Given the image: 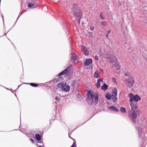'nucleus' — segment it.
<instances>
[{"label": "nucleus", "instance_id": "obj_1", "mask_svg": "<svg viewBox=\"0 0 147 147\" xmlns=\"http://www.w3.org/2000/svg\"><path fill=\"white\" fill-rule=\"evenodd\" d=\"M131 109L129 110V116L131 118V121L135 124L136 122L137 115L136 112H138V110H136L137 106V103L134 102H130Z\"/></svg>", "mask_w": 147, "mask_h": 147}, {"label": "nucleus", "instance_id": "obj_13", "mask_svg": "<svg viewBox=\"0 0 147 147\" xmlns=\"http://www.w3.org/2000/svg\"><path fill=\"white\" fill-rule=\"evenodd\" d=\"M109 109L111 111H112L116 112H118V110L117 109L116 107L114 106H110L109 107Z\"/></svg>", "mask_w": 147, "mask_h": 147}, {"label": "nucleus", "instance_id": "obj_5", "mask_svg": "<svg viewBox=\"0 0 147 147\" xmlns=\"http://www.w3.org/2000/svg\"><path fill=\"white\" fill-rule=\"evenodd\" d=\"M106 57L108 59H111L112 57L113 59L112 60L113 61H111L112 62H113L114 61H115L117 60L116 58L114 56L113 52L112 51H109L107 52L106 53Z\"/></svg>", "mask_w": 147, "mask_h": 147}, {"label": "nucleus", "instance_id": "obj_31", "mask_svg": "<svg viewBox=\"0 0 147 147\" xmlns=\"http://www.w3.org/2000/svg\"><path fill=\"white\" fill-rule=\"evenodd\" d=\"M111 32V30H108L107 32V33L105 35V36L106 37H108L109 36V34Z\"/></svg>", "mask_w": 147, "mask_h": 147}, {"label": "nucleus", "instance_id": "obj_42", "mask_svg": "<svg viewBox=\"0 0 147 147\" xmlns=\"http://www.w3.org/2000/svg\"><path fill=\"white\" fill-rule=\"evenodd\" d=\"M102 80H101V78H100L98 80L97 82H99L100 83V82H102Z\"/></svg>", "mask_w": 147, "mask_h": 147}, {"label": "nucleus", "instance_id": "obj_35", "mask_svg": "<svg viewBox=\"0 0 147 147\" xmlns=\"http://www.w3.org/2000/svg\"><path fill=\"white\" fill-rule=\"evenodd\" d=\"M77 147L76 146V142L75 141H74V142L72 145L70 147Z\"/></svg>", "mask_w": 147, "mask_h": 147}, {"label": "nucleus", "instance_id": "obj_41", "mask_svg": "<svg viewBox=\"0 0 147 147\" xmlns=\"http://www.w3.org/2000/svg\"><path fill=\"white\" fill-rule=\"evenodd\" d=\"M30 140L32 142V143H34V140L33 139H32V138H30Z\"/></svg>", "mask_w": 147, "mask_h": 147}, {"label": "nucleus", "instance_id": "obj_45", "mask_svg": "<svg viewBox=\"0 0 147 147\" xmlns=\"http://www.w3.org/2000/svg\"><path fill=\"white\" fill-rule=\"evenodd\" d=\"M38 147H42V146H39Z\"/></svg>", "mask_w": 147, "mask_h": 147}, {"label": "nucleus", "instance_id": "obj_46", "mask_svg": "<svg viewBox=\"0 0 147 147\" xmlns=\"http://www.w3.org/2000/svg\"><path fill=\"white\" fill-rule=\"evenodd\" d=\"M20 125H21V119H20Z\"/></svg>", "mask_w": 147, "mask_h": 147}, {"label": "nucleus", "instance_id": "obj_19", "mask_svg": "<svg viewBox=\"0 0 147 147\" xmlns=\"http://www.w3.org/2000/svg\"><path fill=\"white\" fill-rule=\"evenodd\" d=\"M35 137L36 139L38 141H40L41 139V137L40 135L38 134H35Z\"/></svg>", "mask_w": 147, "mask_h": 147}, {"label": "nucleus", "instance_id": "obj_47", "mask_svg": "<svg viewBox=\"0 0 147 147\" xmlns=\"http://www.w3.org/2000/svg\"><path fill=\"white\" fill-rule=\"evenodd\" d=\"M18 88H18H17V89L16 90H17V89Z\"/></svg>", "mask_w": 147, "mask_h": 147}, {"label": "nucleus", "instance_id": "obj_14", "mask_svg": "<svg viewBox=\"0 0 147 147\" xmlns=\"http://www.w3.org/2000/svg\"><path fill=\"white\" fill-rule=\"evenodd\" d=\"M117 90L116 88H115L113 90L112 92V96H117Z\"/></svg>", "mask_w": 147, "mask_h": 147}, {"label": "nucleus", "instance_id": "obj_10", "mask_svg": "<svg viewBox=\"0 0 147 147\" xmlns=\"http://www.w3.org/2000/svg\"><path fill=\"white\" fill-rule=\"evenodd\" d=\"M71 9L73 12L77 11L78 9H80L78 8L77 5L76 4H74L72 6Z\"/></svg>", "mask_w": 147, "mask_h": 147}, {"label": "nucleus", "instance_id": "obj_27", "mask_svg": "<svg viewBox=\"0 0 147 147\" xmlns=\"http://www.w3.org/2000/svg\"><path fill=\"white\" fill-rule=\"evenodd\" d=\"M101 24L103 26H108V23L106 21H103L101 23Z\"/></svg>", "mask_w": 147, "mask_h": 147}, {"label": "nucleus", "instance_id": "obj_29", "mask_svg": "<svg viewBox=\"0 0 147 147\" xmlns=\"http://www.w3.org/2000/svg\"><path fill=\"white\" fill-rule=\"evenodd\" d=\"M81 50L82 52L84 51L85 50L87 49L83 45L81 46Z\"/></svg>", "mask_w": 147, "mask_h": 147}, {"label": "nucleus", "instance_id": "obj_32", "mask_svg": "<svg viewBox=\"0 0 147 147\" xmlns=\"http://www.w3.org/2000/svg\"><path fill=\"white\" fill-rule=\"evenodd\" d=\"M120 111L122 113H125L126 112L125 109L124 107H121L120 109Z\"/></svg>", "mask_w": 147, "mask_h": 147}, {"label": "nucleus", "instance_id": "obj_26", "mask_svg": "<svg viewBox=\"0 0 147 147\" xmlns=\"http://www.w3.org/2000/svg\"><path fill=\"white\" fill-rule=\"evenodd\" d=\"M71 86L72 87H74L75 86V84H76V80H72L71 81Z\"/></svg>", "mask_w": 147, "mask_h": 147}, {"label": "nucleus", "instance_id": "obj_48", "mask_svg": "<svg viewBox=\"0 0 147 147\" xmlns=\"http://www.w3.org/2000/svg\"><path fill=\"white\" fill-rule=\"evenodd\" d=\"M2 18H3V16H2Z\"/></svg>", "mask_w": 147, "mask_h": 147}, {"label": "nucleus", "instance_id": "obj_17", "mask_svg": "<svg viewBox=\"0 0 147 147\" xmlns=\"http://www.w3.org/2000/svg\"><path fill=\"white\" fill-rule=\"evenodd\" d=\"M136 129L138 131V134L139 136V137L140 138L142 133V131L140 127H136Z\"/></svg>", "mask_w": 147, "mask_h": 147}, {"label": "nucleus", "instance_id": "obj_12", "mask_svg": "<svg viewBox=\"0 0 147 147\" xmlns=\"http://www.w3.org/2000/svg\"><path fill=\"white\" fill-rule=\"evenodd\" d=\"M68 72V70L67 69V68L65 69L64 70L58 74V76H60L62 75H63L67 73Z\"/></svg>", "mask_w": 147, "mask_h": 147}, {"label": "nucleus", "instance_id": "obj_4", "mask_svg": "<svg viewBox=\"0 0 147 147\" xmlns=\"http://www.w3.org/2000/svg\"><path fill=\"white\" fill-rule=\"evenodd\" d=\"M126 85L129 88L131 87L134 84V81L133 78L126 79L125 80Z\"/></svg>", "mask_w": 147, "mask_h": 147}, {"label": "nucleus", "instance_id": "obj_38", "mask_svg": "<svg viewBox=\"0 0 147 147\" xmlns=\"http://www.w3.org/2000/svg\"><path fill=\"white\" fill-rule=\"evenodd\" d=\"M120 66L119 65H118L117 66H116V69L117 70L118 69H120Z\"/></svg>", "mask_w": 147, "mask_h": 147}, {"label": "nucleus", "instance_id": "obj_51", "mask_svg": "<svg viewBox=\"0 0 147 147\" xmlns=\"http://www.w3.org/2000/svg\"><path fill=\"white\" fill-rule=\"evenodd\" d=\"M60 78V77H59V78Z\"/></svg>", "mask_w": 147, "mask_h": 147}, {"label": "nucleus", "instance_id": "obj_11", "mask_svg": "<svg viewBox=\"0 0 147 147\" xmlns=\"http://www.w3.org/2000/svg\"><path fill=\"white\" fill-rule=\"evenodd\" d=\"M92 62V59H89L85 61L84 63V65L86 66H88Z\"/></svg>", "mask_w": 147, "mask_h": 147}, {"label": "nucleus", "instance_id": "obj_30", "mask_svg": "<svg viewBox=\"0 0 147 147\" xmlns=\"http://www.w3.org/2000/svg\"><path fill=\"white\" fill-rule=\"evenodd\" d=\"M100 18L102 20H105V18L104 16V15L102 13H101L100 15Z\"/></svg>", "mask_w": 147, "mask_h": 147}, {"label": "nucleus", "instance_id": "obj_24", "mask_svg": "<svg viewBox=\"0 0 147 147\" xmlns=\"http://www.w3.org/2000/svg\"><path fill=\"white\" fill-rule=\"evenodd\" d=\"M77 97L78 100H81L83 99V98L82 97L81 94L79 93L78 94Z\"/></svg>", "mask_w": 147, "mask_h": 147}, {"label": "nucleus", "instance_id": "obj_8", "mask_svg": "<svg viewBox=\"0 0 147 147\" xmlns=\"http://www.w3.org/2000/svg\"><path fill=\"white\" fill-rule=\"evenodd\" d=\"M38 5L36 3H30L28 4V7H32V8H34L36 7Z\"/></svg>", "mask_w": 147, "mask_h": 147}, {"label": "nucleus", "instance_id": "obj_39", "mask_svg": "<svg viewBox=\"0 0 147 147\" xmlns=\"http://www.w3.org/2000/svg\"><path fill=\"white\" fill-rule=\"evenodd\" d=\"M55 99L57 100V101H59L60 100V99L57 96H56L55 97Z\"/></svg>", "mask_w": 147, "mask_h": 147}, {"label": "nucleus", "instance_id": "obj_23", "mask_svg": "<svg viewBox=\"0 0 147 147\" xmlns=\"http://www.w3.org/2000/svg\"><path fill=\"white\" fill-rule=\"evenodd\" d=\"M83 54L85 55L88 56L89 55V51L86 49L83 52Z\"/></svg>", "mask_w": 147, "mask_h": 147}, {"label": "nucleus", "instance_id": "obj_40", "mask_svg": "<svg viewBox=\"0 0 147 147\" xmlns=\"http://www.w3.org/2000/svg\"><path fill=\"white\" fill-rule=\"evenodd\" d=\"M95 59H96V60H99L98 57V56H97V55H96L95 56Z\"/></svg>", "mask_w": 147, "mask_h": 147}, {"label": "nucleus", "instance_id": "obj_15", "mask_svg": "<svg viewBox=\"0 0 147 147\" xmlns=\"http://www.w3.org/2000/svg\"><path fill=\"white\" fill-rule=\"evenodd\" d=\"M108 86L106 84H104L102 86H101V89L102 90L105 91L106 90L108 89Z\"/></svg>", "mask_w": 147, "mask_h": 147}, {"label": "nucleus", "instance_id": "obj_7", "mask_svg": "<svg viewBox=\"0 0 147 147\" xmlns=\"http://www.w3.org/2000/svg\"><path fill=\"white\" fill-rule=\"evenodd\" d=\"M62 90L65 92H68L70 90V87L69 85L65 84L62 87Z\"/></svg>", "mask_w": 147, "mask_h": 147}, {"label": "nucleus", "instance_id": "obj_49", "mask_svg": "<svg viewBox=\"0 0 147 147\" xmlns=\"http://www.w3.org/2000/svg\"><path fill=\"white\" fill-rule=\"evenodd\" d=\"M7 89L8 90H9V89H8V88H5Z\"/></svg>", "mask_w": 147, "mask_h": 147}, {"label": "nucleus", "instance_id": "obj_44", "mask_svg": "<svg viewBox=\"0 0 147 147\" xmlns=\"http://www.w3.org/2000/svg\"><path fill=\"white\" fill-rule=\"evenodd\" d=\"M18 17L17 18V20H16V22L18 20Z\"/></svg>", "mask_w": 147, "mask_h": 147}, {"label": "nucleus", "instance_id": "obj_20", "mask_svg": "<svg viewBox=\"0 0 147 147\" xmlns=\"http://www.w3.org/2000/svg\"><path fill=\"white\" fill-rule=\"evenodd\" d=\"M105 97L107 100H110L111 99V96L109 93H107L106 94Z\"/></svg>", "mask_w": 147, "mask_h": 147}, {"label": "nucleus", "instance_id": "obj_43", "mask_svg": "<svg viewBox=\"0 0 147 147\" xmlns=\"http://www.w3.org/2000/svg\"><path fill=\"white\" fill-rule=\"evenodd\" d=\"M77 19L79 20L78 21V24H79L80 23V19Z\"/></svg>", "mask_w": 147, "mask_h": 147}, {"label": "nucleus", "instance_id": "obj_28", "mask_svg": "<svg viewBox=\"0 0 147 147\" xmlns=\"http://www.w3.org/2000/svg\"><path fill=\"white\" fill-rule=\"evenodd\" d=\"M125 75L126 76H128L129 78H132L133 77L129 75V72H127L125 74Z\"/></svg>", "mask_w": 147, "mask_h": 147}, {"label": "nucleus", "instance_id": "obj_50", "mask_svg": "<svg viewBox=\"0 0 147 147\" xmlns=\"http://www.w3.org/2000/svg\"><path fill=\"white\" fill-rule=\"evenodd\" d=\"M12 90L11 89V91Z\"/></svg>", "mask_w": 147, "mask_h": 147}, {"label": "nucleus", "instance_id": "obj_16", "mask_svg": "<svg viewBox=\"0 0 147 147\" xmlns=\"http://www.w3.org/2000/svg\"><path fill=\"white\" fill-rule=\"evenodd\" d=\"M71 58L72 60L75 62L76 60H77V57L75 53H71Z\"/></svg>", "mask_w": 147, "mask_h": 147}, {"label": "nucleus", "instance_id": "obj_18", "mask_svg": "<svg viewBox=\"0 0 147 147\" xmlns=\"http://www.w3.org/2000/svg\"><path fill=\"white\" fill-rule=\"evenodd\" d=\"M64 84L62 83H60L57 85L56 88L57 89H59V88H61L62 89V87L64 85Z\"/></svg>", "mask_w": 147, "mask_h": 147}, {"label": "nucleus", "instance_id": "obj_37", "mask_svg": "<svg viewBox=\"0 0 147 147\" xmlns=\"http://www.w3.org/2000/svg\"><path fill=\"white\" fill-rule=\"evenodd\" d=\"M94 27L93 26H91L90 27V30L92 31H93L94 30Z\"/></svg>", "mask_w": 147, "mask_h": 147}, {"label": "nucleus", "instance_id": "obj_33", "mask_svg": "<svg viewBox=\"0 0 147 147\" xmlns=\"http://www.w3.org/2000/svg\"><path fill=\"white\" fill-rule=\"evenodd\" d=\"M30 85L34 87H36L38 86V85L37 84L34 83H30Z\"/></svg>", "mask_w": 147, "mask_h": 147}, {"label": "nucleus", "instance_id": "obj_36", "mask_svg": "<svg viewBox=\"0 0 147 147\" xmlns=\"http://www.w3.org/2000/svg\"><path fill=\"white\" fill-rule=\"evenodd\" d=\"M112 81H113V83H116V80L115 79V78H112Z\"/></svg>", "mask_w": 147, "mask_h": 147}, {"label": "nucleus", "instance_id": "obj_9", "mask_svg": "<svg viewBox=\"0 0 147 147\" xmlns=\"http://www.w3.org/2000/svg\"><path fill=\"white\" fill-rule=\"evenodd\" d=\"M94 102L96 105L98 103L99 96L98 94H95V96H94Z\"/></svg>", "mask_w": 147, "mask_h": 147}, {"label": "nucleus", "instance_id": "obj_2", "mask_svg": "<svg viewBox=\"0 0 147 147\" xmlns=\"http://www.w3.org/2000/svg\"><path fill=\"white\" fill-rule=\"evenodd\" d=\"M95 94L93 93V92L89 90L86 95V100L88 104L91 105L93 101Z\"/></svg>", "mask_w": 147, "mask_h": 147}, {"label": "nucleus", "instance_id": "obj_22", "mask_svg": "<svg viewBox=\"0 0 147 147\" xmlns=\"http://www.w3.org/2000/svg\"><path fill=\"white\" fill-rule=\"evenodd\" d=\"M112 100L114 102H115L117 100V98L116 97V96H111V98Z\"/></svg>", "mask_w": 147, "mask_h": 147}, {"label": "nucleus", "instance_id": "obj_6", "mask_svg": "<svg viewBox=\"0 0 147 147\" xmlns=\"http://www.w3.org/2000/svg\"><path fill=\"white\" fill-rule=\"evenodd\" d=\"M73 15L77 19H81L82 16V13L81 10L78 9L77 11L73 12Z\"/></svg>", "mask_w": 147, "mask_h": 147}, {"label": "nucleus", "instance_id": "obj_3", "mask_svg": "<svg viewBox=\"0 0 147 147\" xmlns=\"http://www.w3.org/2000/svg\"><path fill=\"white\" fill-rule=\"evenodd\" d=\"M129 96L130 98V102H134V101L135 102L134 103H136L141 99L140 97L138 95H134L131 93L129 94Z\"/></svg>", "mask_w": 147, "mask_h": 147}, {"label": "nucleus", "instance_id": "obj_25", "mask_svg": "<svg viewBox=\"0 0 147 147\" xmlns=\"http://www.w3.org/2000/svg\"><path fill=\"white\" fill-rule=\"evenodd\" d=\"M59 79L58 78H55L52 80V82H54V83H57L59 82Z\"/></svg>", "mask_w": 147, "mask_h": 147}, {"label": "nucleus", "instance_id": "obj_34", "mask_svg": "<svg viewBox=\"0 0 147 147\" xmlns=\"http://www.w3.org/2000/svg\"><path fill=\"white\" fill-rule=\"evenodd\" d=\"M99 82H98L96 83V88H98L100 87V83Z\"/></svg>", "mask_w": 147, "mask_h": 147}, {"label": "nucleus", "instance_id": "obj_21", "mask_svg": "<svg viewBox=\"0 0 147 147\" xmlns=\"http://www.w3.org/2000/svg\"><path fill=\"white\" fill-rule=\"evenodd\" d=\"M94 76L96 78H98L100 76V74L98 71H96L94 74Z\"/></svg>", "mask_w": 147, "mask_h": 147}]
</instances>
